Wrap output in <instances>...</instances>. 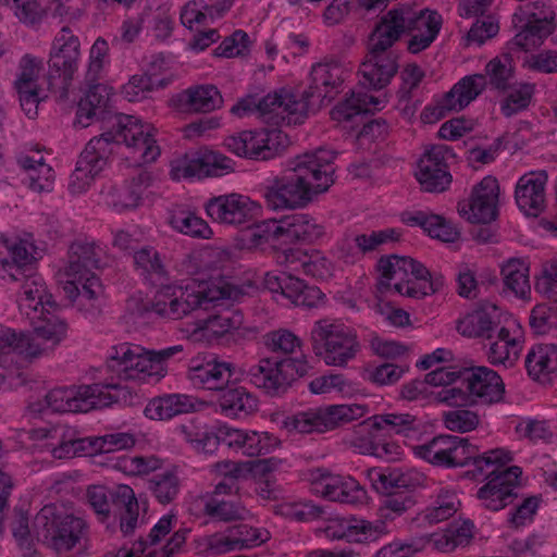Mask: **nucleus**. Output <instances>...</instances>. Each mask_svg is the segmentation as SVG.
<instances>
[{"mask_svg":"<svg viewBox=\"0 0 557 557\" xmlns=\"http://www.w3.org/2000/svg\"><path fill=\"white\" fill-rule=\"evenodd\" d=\"M399 239V233L394 228H386L377 232H372L370 234H360L355 236L351 242L346 239L342 245V257L343 258H349L351 253L344 255V248L347 246L349 250L352 249L354 244L357 249L362 252H369L374 249H376L380 245L388 243V242H396Z\"/></svg>","mask_w":557,"mask_h":557,"instance_id":"52","label":"nucleus"},{"mask_svg":"<svg viewBox=\"0 0 557 557\" xmlns=\"http://www.w3.org/2000/svg\"><path fill=\"white\" fill-rule=\"evenodd\" d=\"M486 77L482 74L469 75L456 83L433 108H426L422 116L431 122L438 121L451 111H460L473 101L485 88Z\"/></svg>","mask_w":557,"mask_h":557,"instance_id":"17","label":"nucleus"},{"mask_svg":"<svg viewBox=\"0 0 557 557\" xmlns=\"http://www.w3.org/2000/svg\"><path fill=\"white\" fill-rule=\"evenodd\" d=\"M414 175L424 191L446 190L451 183V175L445 162L444 147L438 146L428 150L419 160Z\"/></svg>","mask_w":557,"mask_h":557,"instance_id":"24","label":"nucleus"},{"mask_svg":"<svg viewBox=\"0 0 557 557\" xmlns=\"http://www.w3.org/2000/svg\"><path fill=\"white\" fill-rule=\"evenodd\" d=\"M314 493L332 502L357 504L362 502L366 492L352 478L334 475L324 469L310 471L309 479Z\"/></svg>","mask_w":557,"mask_h":557,"instance_id":"18","label":"nucleus"},{"mask_svg":"<svg viewBox=\"0 0 557 557\" xmlns=\"http://www.w3.org/2000/svg\"><path fill=\"white\" fill-rule=\"evenodd\" d=\"M367 476L379 493L408 486L407 476L397 469L372 468L367 471Z\"/></svg>","mask_w":557,"mask_h":557,"instance_id":"56","label":"nucleus"},{"mask_svg":"<svg viewBox=\"0 0 557 557\" xmlns=\"http://www.w3.org/2000/svg\"><path fill=\"white\" fill-rule=\"evenodd\" d=\"M108 102L107 87L100 84L91 86L78 103L76 123L82 127H87L95 119L104 120L109 113L107 110Z\"/></svg>","mask_w":557,"mask_h":557,"instance_id":"35","label":"nucleus"},{"mask_svg":"<svg viewBox=\"0 0 557 557\" xmlns=\"http://www.w3.org/2000/svg\"><path fill=\"white\" fill-rule=\"evenodd\" d=\"M497 307L493 304L480 305L458 320L457 331L465 337H487L498 324Z\"/></svg>","mask_w":557,"mask_h":557,"instance_id":"30","label":"nucleus"},{"mask_svg":"<svg viewBox=\"0 0 557 557\" xmlns=\"http://www.w3.org/2000/svg\"><path fill=\"white\" fill-rule=\"evenodd\" d=\"M397 72L396 55L394 53L374 52L368 49L366 60L360 65L364 87L381 89L385 87Z\"/></svg>","mask_w":557,"mask_h":557,"instance_id":"27","label":"nucleus"},{"mask_svg":"<svg viewBox=\"0 0 557 557\" xmlns=\"http://www.w3.org/2000/svg\"><path fill=\"white\" fill-rule=\"evenodd\" d=\"M14 351L25 358H37L42 355L45 347L30 338L29 334L15 333V331L0 325V354L4 355Z\"/></svg>","mask_w":557,"mask_h":557,"instance_id":"41","label":"nucleus"},{"mask_svg":"<svg viewBox=\"0 0 557 557\" xmlns=\"http://www.w3.org/2000/svg\"><path fill=\"white\" fill-rule=\"evenodd\" d=\"M404 221L410 225L422 227L431 237L442 242L454 243L459 238V231L450 222L436 214L418 211L404 215Z\"/></svg>","mask_w":557,"mask_h":557,"instance_id":"37","label":"nucleus"},{"mask_svg":"<svg viewBox=\"0 0 557 557\" xmlns=\"http://www.w3.org/2000/svg\"><path fill=\"white\" fill-rule=\"evenodd\" d=\"M321 107L313 97H307V89L300 98L286 92L282 95L281 120H286L288 124H297L307 116L309 111H315Z\"/></svg>","mask_w":557,"mask_h":557,"instance_id":"48","label":"nucleus"},{"mask_svg":"<svg viewBox=\"0 0 557 557\" xmlns=\"http://www.w3.org/2000/svg\"><path fill=\"white\" fill-rule=\"evenodd\" d=\"M115 120V132L110 131L94 137L81 153L69 180L67 187L72 195L82 194L89 188L107 164L113 144H124L129 149L135 165L153 162L159 157L160 148L156 144L150 124H143L132 115H119Z\"/></svg>","mask_w":557,"mask_h":557,"instance_id":"1","label":"nucleus"},{"mask_svg":"<svg viewBox=\"0 0 557 557\" xmlns=\"http://www.w3.org/2000/svg\"><path fill=\"white\" fill-rule=\"evenodd\" d=\"M441 26L442 17L437 12L417 10L408 3L398 4L380 18L369 36L368 49L393 53V45L403 34L410 33L408 50L419 53L435 40Z\"/></svg>","mask_w":557,"mask_h":557,"instance_id":"3","label":"nucleus"},{"mask_svg":"<svg viewBox=\"0 0 557 557\" xmlns=\"http://www.w3.org/2000/svg\"><path fill=\"white\" fill-rule=\"evenodd\" d=\"M221 410L230 417H247L258 409L257 397L244 387L223 391L219 399Z\"/></svg>","mask_w":557,"mask_h":557,"instance_id":"42","label":"nucleus"},{"mask_svg":"<svg viewBox=\"0 0 557 557\" xmlns=\"http://www.w3.org/2000/svg\"><path fill=\"white\" fill-rule=\"evenodd\" d=\"M26 319L34 329L35 336L30 335V338L45 347L42 355L53 349L66 335V322L53 313L50 308L38 312L35 319Z\"/></svg>","mask_w":557,"mask_h":557,"instance_id":"29","label":"nucleus"},{"mask_svg":"<svg viewBox=\"0 0 557 557\" xmlns=\"http://www.w3.org/2000/svg\"><path fill=\"white\" fill-rule=\"evenodd\" d=\"M461 383L474 404L491 405L503 399L505 385L502 377L486 367H476L461 373Z\"/></svg>","mask_w":557,"mask_h":557,"instance_id":"23","label":"nucleus"},{"mask_svg":"<svg viewBox=\"0 0 557 557\" xmlns=\"http://www.w3.org/2000/svg\"><path fill=\"white\" fill-rule=\"evenodd\" d=\"M263 344L272 352L287 355L299 348L301 341L290 331L280 329L267 333L263 336Z\"/></svg>","mask_w":557,"mask_h":557,"instance_id":"59","label":"nucleus"},{"mask_svg":"<svg viewBox=\"0 0 557 557\" xmlns=\"http://www.w3.org/2000/svg\"><path fill=\"white\" fill-rule=\"evenodd\" d=\"M9 280L18 285L17 306L25 318L35 319L38 312L53 308L51 296L47 293L46 284L37 272L28 270L26 274L16 268L9 270Z\"/></svg>","mask_w":557,"mask_h":557,"instance_id":"16","label":"nucleus"},{"mask_svg":"<svg viewBox=\"0 0 557 557\" xmlns=\"http://www.w3.org/2000/svg\"><path fill=\"white\" fill-rule=\"evenodd\" d=\"M282 243H313L324 235V226L308 214H293L281 220Z\"/></svg>","mask_w":557,"mask_h":557,"instance_id":"31","label":"nucleus"},{"mask_svg":"<svg viewBox=\"0 0 557 557\" xmlns=\"http://www.w3.org/2000/svg\"><path fill=\"white\" fill-rule=\"evenodd\" d=\"M193 409L194 404L189 397L173 394L151 399L144 412L151 420H168L177 414L187 413Z\"/></svg>","mask_w":557,"mask_h":557,"instance_id":"39","label":"nucleus"},{"mask_svg":"<svg viewBox=\"0 0 557 557\" xmlns=\"http://www.w3.org/2000/svg\"><path fill=\"white\" fill-rule=\"evenodd\" d=\"M160 285L161 288L151 302V309L160 317L171 320L182 319L197 309L210 310L218 301L236 298L239 294L236 286L223 281L185 288L164 283Z\"/></svg>","mask_w":557,"mask_h":557,"instance_id":"5","label":"nucleus"},{"mask_svg":"<svg viewBox=\"0 0 557 557\" xmlns=\"http://www.w3.org/2000/svg\"><path fill=\"white\" fill-rule=\"evenodd\" d=\"M323 430H332L341 424L351 422L362 418L367 408L362 405H332L324 408H319Z\"/></svg>","mask_w":557,"mask_h":557,"instance_id":"50","label":"nucleus"},{"mask_svg":"<svg viewBox=\"0 0 557 557\" xmlns=\"http://www.w3.org/2000/svg\"><path fill=\"white\" fill-rule=\"evenodd\" d=\"M320 418V410L319 408H315L286 417L283 424L289 432L295 431L301 434L324 432L322 420Z\"/></svg>","mask_w":557,"mask_h":557,"instance_id":"58","label":"nucleus"},{"mask_svg":"<svg viewBox=\"0 0 557 557\" xmlns=\"http://www.w3.org/2000/svg\"><path fill=\"white\" fill-rule=\"evenodd\" d=\"M181 487L180 479L174 471L157 473L148 480V488L160 504L173 502Z\"/></svg>","mask_w":557,"mask_h":557,"instance_id":"53","label":"nucleus"},{"mask_svg":"<svg viewBox=\"0 0 557 557\" xmlns=\"http://www.w3.org/2000/svg\"><path fill=\"white\" fill-rule=\"evenodd\" d=\"M11 260L3 259L1 260V276L2 278L9 277V270L11 268H16L23 274H26L29 269L32 272H37L36 270V247L28 239H20L9 247Z\"/></svg>","mask_w":557,"mask_h":557,"instance_id":"45","label":"nucleus"},{"mask_svg":"<svg viewBox=\"0 0 557 557\" xmlns=\"http://www.w3.org/2000/svg\"><path fill=\"white\" fill-rule=\"evenodd\" d=\"M506 287L517 296L524 298L531 290L529 264L520 258H511L502 267Z\"/></svg>","mask_w":557,"mask_h":557,"instance_id":"47","label":"nucleus"},{"mask_svg":"<svg viewBox=\"0 0 557 557\" xmlns=\"http://www.w3.org/2000/svg\"><path fill=\"white\" fill-rule=\"evenodd\" d=\"M334 159L335 152L323 148L297 156L281 175L265 186L267 206L272 210L307 206L313 194L326 191L334 183Z\"/></svg>","mask_w":557,"mask_h":557,"instance_id":"2","label":"nucleus"},{"mask_svg":"<svg viewBox=\"0 0 557 557\" xmlns=\"http://www.w3.org/2000/svg\"><path fill=\"white\" fill-rule=\"evenodd\" d=\"M349 536L354 537L356 542L364 543L372 542L388 534L389 530L384 520L380 518L375 521L359 520L348 527Z\"/></svg>","mask_w":557,"mask_h":557,"instance_id":"60","label":"nucleus"},{"mask_svg":"<svg viewBox=\"0 0 557 557\" xmlns=\"http://www.w3.org/2000/svg\"><path fill=\"white\" fill-rule=\"evenodd\" d=\"M181 104L193 112H211L222 106V97L213 85H201L186 89L178 96Z\"/></svg>","mask_w":557,"mask_h":557,"instance_id":"38","label":"nucleus"},{"mask_svg":"<svg viewBox=\"0 0 557 557\" xmlns=\"http://www.w3.org/2000/svg\"><path fill=\"white\" fill-rule=\"evenodd\" d=\"M20 23L37 27L47 17V9L38 0H2Z\"/></svg>","mask_w":557,"mask_h":557,"instance_id":"51","label":"nucleus"},{"mask_svg":"<svg viewBox=\"0 0 557 557\" xmlns=\"http://www.w3.org/2000/svg\"><path fill=\"white\" fill-rule=\"evenodd\" d=\"M170 175L175 181L193 177L202 178L200 154H184L174 159L171 162Z\"/></svg>","mask_w":557,"mask_h":557,"instance_id":"63","label":"nucleus"},{"mask_svg":"<svg viewBox=\"0 0 557 557\" xmlns=\"http://www.w3.org/2000/svg\"><path fill=\"white\" fill-rule=\"evenodd\" d=\"M311 344L314 354L333 367H345L360 350L355 332L326 319L314 323Z\"/></svg>","mask_w":557,"mask_h":557,"instance_id":"11","label":"nucleus"},{"mask_svg":"<svg viewBox=\"0 0 557 557\" xmlns=\"http://www.w3.org/2000/svg\"><path fill=\"white\" fill-rule=\"evenodd\" d=\"M530 376L545 384L557 377V345L539 344L532 347L525 358Z\"/></svg>","mask_w":557,"mask_h":557,"instance_id":"32","label":"nucleus"},{"mask_svg":"<svg viewBox=\"0 0 557 557\" xmlns=\"http://www.w3.org/2000/svg\"><path fill=\"white\" fill-rule=\"evenodd\" d=\"M102 249L94 242L77 239L67 251V262L61 270V284L65 297L78 310L96 315L100 313L103 287L94 270L100 267Z\"/></svg>","mask_w":557,"mask_h":557,"instance_id":"4","label":"nucleus"},{"mask_svg":"<svg viewBox=\"0 0 557 557\" xmlns=\"http://www.w3.org/2000/svg\"><path fill=\"white\" fill-rule=\"evenodd\" d=\"M172 226L178 232L198 238H210L212 231L208 223L190 212L180 211L171 218Z\"/></svg>","mask_w":557,"mask_h":557,"instance_id":"57","label":"nucleus"},{"mask_svg":"<svg viewBox=\"0 0 557 557\" xmlns=\"http://www.w3.org/2000/svg\"><path fill=\"white\" fill-rule=\"evenodd\" d=\"M177 431L183 440L191 447L203 454H212L218 448V438L215 433L210 432L200 422L191 420L177 426Z\"/></svg>","mask_w":557,"mask_h":557,"instance_id":"46","label":"nucleus"},{"mask_svg":"<svg viewBox=\"0 0 557 557\" xmlns=\"http://www.w3.org/2000/svg\"><path fill=\"white\" fill-rule=\"evenodd\" d=\"M81 42L69 27L55 37V51L49 60L48 86L60 100L67 98L69 87L78 69Z\"/></svg>","mask_w":557,"mask_h":557,"instance_id":"13","label":"nucleus"},{"mask_svg":"<svg viewBox=\"0 0 557 557\" xmlns=\"http://www.w3.org/2000/svg\"><path fill=\"white\" fill-rule=\"evenodd\" d=\"M128 391L120 384H91L71 388H54L44 401L29 405L32 412H42L45 408L53 412H88L114 403L126 400Z\"/></svg>","mask_w":557,"mask_h":557,"instance_id":"8","label":"nucleus"},{"mask_svg":"<svg viewBox=\"0 0 557 557\" xmlns=\"http://www.w3.org/2000/svg\"><path fill=\"white\" fill-rule=\"evenodd\" d=\"M224 145L238 157L265 161L281 154L287 147L288 139L282 131L262 128L230 136Z\"/></svg>","mask_w":557,"mask_h":557,"instance_id":"14","label":"nucleus"},{"mask_svg":"<svg viewBox=\"0 0 557 557\" xmlns=\"http://www.w3.org/2000/svg\"><path fill=\"white\" fill-rule=\"evenodd\" d=\"M311 367L305 357L274 360L264 358L247 371L249 381L269 395H280L299 377L308 374Z\"/></svg>","mask_w":557,"mask_h":557,"instance_id":"12","label":"nucleus"},{"mask_svg":"<svg viewBox=\"0 0 557 557\" xmlns=\"http://www.w3.org/2000/svg\"><path fill=\"white\" fill-rule=\"evenodd\" d=\"M535 86L530 83H520L507 88V96L500 104L502 113L505 116H512L527 109L531 102Z\"/></svg>","mask_w":557,"mask_h":557,"instance_id":"54","label":"nucleus"},{"mask_svg":"<svg viewBox=\"0 0 557 557\" xmlns=\"http://www.w3.org/2000/svg\"><path fill=\"white\" fill-rule=\"evenodd\" d=\"M258 206L249 197L232 193L209 199L207 214L220 224L243 225L252 220Z\"/></svg>","mask_w":557,"mask_h":557,"instance_id":"20","label":"nucleus"},{"mask_svg":"<svg viewBox=\"0 0 557 557\" xmlns=\"http://www.w3.org/2000/svg\"><path fill=\"white\" fill-rule=\"evenodd\" d=\"M108 367L121 380L158 382L168 372V361L183 351L182 345L148 350L139 345L122 343L112 348Z\"/></svg>","mask_w":557,"mask_h":557,"instance_id":"7","label":"nucleus"},{"mask_svg":"<svg viewBox=\"0 0 557 557\" xmlns=\"http://www.w3.org/2000/svg\"><path fill=\"white\" fill-rule=\"evenodd\" d=\"M545 171L530 172L522 175L516 186L515 198L518 207L527 215L537 216L545 207Z\"/></svg>","mask_w":557,"mask_h":557,"instance_id":"26","label":"nucleus"},{"mask_svg":"<svg viewBox=\"0 0 557 557\" xmlns=\"http://www.w3.org/2000/svg\"><path fill=\"white\" fill-rule=\"evenodd\" d=\"M34 527L38 540L58 554H65L88 536L87 522L57 504L44 506L36 515Z\"/></svg>","mask_w":557,"mask_h":557,"instance_id":"9","label":"nucleus"},{"mask_svg":"<svg viewBox=\"0 0 557 557\" xmlns=\"http://www.w3.org/2000/svg\"><path fill=\"white\" fill-rule=\"evenodd\" d=\"M521 473V469L516 466L503 471L493 470L488 482L478 491V498L482 506L497 511L511 504L517 497L513 488Z\"/></svg>","mask_w":557,"mask_h":557,"instance_id":"22","label":"nucleus"},{"mask_svg":"<svg viewBox=\"0 0 557 557\" xmlns=\"http://www.w3.org/2000/svg\"><path fill=\"white\" fill-rule=\"evenodd\" d=\"M537 17L535 24L515 22L516 26L520 28V32L515 36V44L525 51L540 46L543 39L553 32V12L549 8L542 5Z\"/></svg>","mask_w":557,"mask_h":557,"instance_id":"34","label":"nucleus"},{"mask_svg":"<svg viewBox=\"0 0 557 557\" xmlns=\"http://www.w3.org/2000/svg\"><path fill=\"white\" fill-rule=\"evenodd\" d=\"M414 504L412 496L406 493H388L377 509L379 518L387 524L413 508Z\"/></svg>","mask_w":557,"mask_h":557,"instance_id":"55","label":"nucleus"},{"mask_svg":"<svg viewBox=\"0 0 557 557\" xmlns=\"http://www.w3.org/2000/svg\"><path fill=\"white\" fill-rule=\"evenodd\" d=\"M412 449L419 458L442 468L465 467L475 453L468 438L456 435H437Z\"/></svg>","mask_w":557,"mask_h":557,"instance_id":"15","label":"nucleus"},{"mask_svg":"<svg viewBox=\"0 0 557 557\" xmlns=\"http://www.w3.org/2000/svg\"><path fill=\"white\" fill-rule=\"evenodd\" d=\"M263 284L270 292L281 293L295 306L315 308L324 302V294L319 287L309 286L286 272L265 273Z\"/></svg>","mask_w":557,"mask_h":557,"instance_id":"19","label":"nucleus"},{"mask_svg":"<svg viewBox=\"0 0 557 557\" xmlns=\"http://www.w3.org/2000/svg\"><path fill=\"white\" fill-rule=\"evenodd\" d=\"M521 343L516 335H511L508 327L498 331L497 338L490 345L488 360L493 364L511 367L519 358Z\"/></svg>","mask_w":557,"mask_h":557,"instance_id":"43","label":"nucleus"},{"mask_svg":"<svg viewBox=\"0 0 557 557\" xmlns=\"http://www.w3.org/2000/svg\"><path fill=\"white\" fill-rule=\"evenodd\" d=\"M203 512L213 520L225 523L246 521L251 516L240 500L220 499L215 496L206 498Z\"/></svg>","mask_w":557,"mask_h":557,"instance_id":"40","label":"nucleus"},{"mask_svg":"<svg viewBox=\"0 0 557 557\" xmlns=\"http://www.w3.org/2000/svg\"><path fill=\"white\" fill-rule=\"evenodd\" d=\"M232 376V363L208 361L189 370L188 377L195 386L210 391H223Z\"/></svg>","mask_w":557,"mask_h":557,"instance_id":"33","label":"nucleus"},{"mask_svg":"<svg viewBox=\"0 0 557 557\" xmlns=\"http://www.w3.org/2000/svg\"><path fill=\"white\" fill-rule=\"evenodd\" d=\"M18 165L25 171L24 183L34 193H50L54 186V171L44 161V158L35 160L29 156H21Z\"/></svg>","mask_w":557,"mask_h":557,"instance_id":"36","label":"nucleus"},{"mask_svg":"<svg viewBox=\"0 0 557 557\" xmlns=\"http://www.w3.org/2000/svg\"><path fill=\"white\" fill-rule=\"evenodd\" d=\"M416 417L409 413L376 414L355 428L349 440L350 447L358 454L374 456L387 461L401 455V447L385 438L391 433L400 434L416 429Z\"/></svg>","mask_w":557,"mask_h":557,"instance_id":"6","label":"nucleus"},{"mask_svg":"<svg viewBox=\"0 0 557 557\" xmlns=\"http://www.w3.org/2000/svg\"><path fill=\"white\" fill-rule=\"evenodd\" d=\"M377 104V98L362 92L355 94L352 91L349 97H346L332 110V119L337 122H348L361 113L369 112L371 106L375 107Z\"/></svg>","mask_w":557,"mask_h":557,"instance_id":"49","label":"nucleus"},{"mask_svg":"<svg viewBox=\"0 0 557 557\" xmlns=\"http://www.w3.org/2000/svg\"><path fill=\"white\" fill-rule=\"evenodd\" d=\"M446 429L453 432L466 433L474 430L480 422L479 416L468 409H455L443 414Z\"/></svg>","mask_w":557,"mask_h":557,"instance_id":"62","label":"nucleus"},{"mask_svg":"<svg viewBox=\"0 0 557 557\" xmlns=\"http://www.w3.org/2000/svg\"><path fill=\"white\" fill-rule=\"evenodd\" d=\"M499 186L496 178L484 177L472 190L468 202H461L458 211L471 223H488L497 216Z\"/></svg>","mask_w":557,"mask_h":557,"instance_id":"21","label":"nucleus"},{"mask_svg":"<svg viewBox=\"0 0 557 557\" xmlns=\"http://www.w3.org/2000/svg\"><path fill=\"white\" fill-rule=\"evenodd\" d=\"M134 263L150 281L163 284L172 280L160 253L150 246L143 247L134 252Z\"/></svg>","mask_w":557,"mask_h":557,"instance_id":"44","label":"nucleus"},{"mask_svg":"<svg viewBox=\"0 0 557 557\" xmlns=\"http://www.w3.org/2000/svg\"><path fill=\"white\" fill-rule=\"evenodd\" d=\"M346 71L336 62L318 63L312 66L307 97H313L321 106L332 101L345 81Z\"/></svg>","mask_w":557,"mask_h":557,"instance_id":"25","label":"nucleus"},{"mask_svg":"<svg viewBox=\"0 0 557 557\" xmlns=\"http://www.w3.org/2000/svg\"><path fill=\"white\" fill-rule=\"evenodd\" d=\"M238 292V296L236 298H231V300L238 299L242 295L239 289ZM227 301H230V299L218 301L216 306L211 307L210 309H219L214 313L209 314L206 319L199 320L198 330L202 331L206 336L218 338L243 326V313L237 309L228 308L225 305Z\"/></svg>","mask_w":557,"mask_h":557,"instance_id":"28","label":"nucleus"},{"mask_svg":"<svg viewBox=\"0 0 557 557\" xmlns=\"http://www.w3.org/2000/svg\"><path fill=\"white\" fill-rule=\"evenodd\" d=\"M41 61L25 54L18 64V74L14 83L15 89L38 88V78L41 72Z\"/></svg>","mask_w":557,"mask_h":557,"instance_id":"61","label":"nucleus"},{"mask_svg":"<svg viewBox=\"0 0 557 557\" xmlns=\"http://www.w3.org/2000/svg\"><path fill=\"white\" fill-rule=\"evenodd\" d=\"M86 498L100 522H108L111 516L119 518L120 529L125 535L137 528L139 504L128 485H117L113 490L102 485L89 486Z\"/></svg>","mask_w":557,"mask_h":557,"instance_id":"10","label":"nucleus"},{"mask_svg":"<svg viewBox=\"0 0 557 557\" xmlns=\"http://www.w3.org/2000/svg\"><path fill=\"white\" fill-rule=\"evenodd\" d=\"M247 240L252 246H259L271 240L282 243L281 220L263 221L260 224L250 227L246 234Z\"/></svg>","mask_w":557,"mask_h":557,"instance_id":"64","label":"nucleus"}]
</instances>
